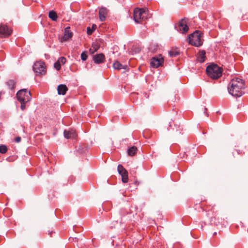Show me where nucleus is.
Segmentation results:
<instances>
[{"label": "nucleus", "mask_w": 248, "mask_h": 248, "mask_svg": "<svg viewBox=\"0 0 248 248\" xmlns=\"http://www.w3.org/2000/svg\"><path fill=\"white\" fill-rule=\"evenodd\" d=\"M245 82L241 78L235 77L230 82L228 89L230 94L236 97H240L244 93Z\"/></svg>", "instance_id": "1"}, {"label": "nucleus", "mask_w": 248, "mask_h": 248, "mask_svg": "<svg viewBox=\"0 0 248 248\" xmlns=\"http://www.w3.org/2000/svg\"><path fill=\"white\" fill-rule=\"evenodd\" d=\"M202 34L199 31H196L190 34L188 37L189 43L195 46H201L203 44Z\"/></svg>", "instance_id": "2"}, {"label": "nucleus", "mask_w": 248, "mask_h": 248, "mask_svg": "<svg viewBox=\"0 0 248 248\" xmlns=\"http://www.w3.org/2000/svg\"><path fill=\"white\" fill-rule=\"evenodd\" d=\"M207 75L212 79H217L222 75L221 68L217 64H213L206 68Z\"/></svg>", "instance_id": "3"}, {"label": "nucleus", "mask_w": 248, "mask_h": 248, "mask_svg": "<svg viewBox=\"0 0 248 248\" xmlns=\"http://www.w3.org/2000/svg\"><path fill=\"white\" fill-rule=\"evenodd\" d=\"M147 8H135L134 11L133 17L137 23H141L146 19L148 16Z\"/></svg>", "instance_id": "4"}, {"label": "nucleus", "mask_w": 248, "mask_h": 248, "mask_svg": "<svg viewBox=\"0 0 248 248\" xmlns=\"http://www.w3.org/2000/svg\"><path fill=\"white\" fill-rule=\"evenodd\" d=\"M16 97L19 102H28L31 99L30 92L27 89H22L16 93Z\"/></svg>", "instance_id": "5"}, {"label": "nucleus", "mask_w": 248, "mask_h": 248, "mask_svg": "<svg viewBox=\"0 0 248 248\" xmlns=\"http://www.w3.org/2000/svg\"><path fill=\"white\" fill-rule=\"evenodd\" d=\"M33 70L38 75H45L46 73L45 63L42 61H37L33 65Z\"/></svg>", "instance_id": "6"}, {"label": "nucleus", "mask_w": 248, "mask_h": 248, "mask_svg": "<svg viewBox=\"0 0 248 248\" xmlns=\"http://www.w3.org/2000/svg\"><path fill=\"white\" fill-rule=\"evenodd\" d=\"M188 19H182L175 25L176 29L181 33H185L187 32L189 28L187 25Z\"/></svg>", "instance_id": "7"}, {"label": "nucleus", "mask_w": 248, "mask_h": 248, "mask_svg": "<svg viewBox=\"0 0 248 248\" xmlns=\"http://www.w3.org/2000/svg\"><path fill=\"white\" fill-rule=\"evenodd\" d=\"M164 62V59L161 55L152 58L150 64L152 67L157 68L161 66Z\"/></svg>", "instance_id": "8"}, {"label": "nucleus", "mask_w": 248, "mask_h": 248, "mask_svg": "<svg viewBox=\"0 0 248 248\" xmlns=\"http://www.w3.org/2000/svg\"><path fill=\"white\" fill-rule=\"evenodd\" d=\"M118 171L121 175L122 180L123 183H126L128 181V172L122 165L118 166Z\"/></svg>", "instance_id": "9"}, {"label": "nucleus", "mask_w": 248, "mask_h": 248, "mask_svg": "<svg viewBox=\"0 0 248 248\" xmlns=\"http://www.w3.org/2000/svg\"><path fill=\"white\" fill-rule=\"evenodd\" d=\"M12 30L8 28L7 25L0 24V37L5 38L11 35Z\"/></svg>", "instance_id": "10"}, {"label": "nucleus", "mask_w": 248, "mask_h": 248, "mask_svg": "<svg viewBox=\"0 0 248 248\" xmlns=\"http://www.w3.org/2000/svg\"><path fill=\"white\" fill-rule=\"evenodd\" d=\"M64 136L66 139H76L77 134L75 130L71 129L69 130H64Z\"/></svg>", "instance_id": "11"}, {"label": "nucleus", "mask_w": 248, "mask_h": 248, "mask_svg": "<svg viewBox=\"0 0 248 248\" xmlns=\"http://www.w3.org/2000/svg\"><path fill=\"white\" fill-rule=\"evenodd\" d=\"M66 62V58L64 57H61L59 58L58 61L55 62L54 66L57 70L59 71L61 69V64L63 65Z\"/></svg>", "instance_id": "12"}, {"label": "nucleus", "mask_w": 248, "mask_h": 248, "mask_svg": "<svg viewBox=\"0 0 248 248\" xmlns=\"http://www.w3.org/2000/svg\"><path fill=\"white\" fill-rule=\"evenodd\" d=\"M73 36V33L70 30V27H67L64 30V35L62 38V41H66Z\"/></svg>", "instance_id": "13"}, {"label": "nucleus", "mask_w": 248, "mask_h": 248, "mask_svg": "<svg viewBox=\"0 0 248 248\" xmlns=\"http://www.w3.org/2000/svg\"><path fill=\"white\" fill-rule=\"evenodd\" d=\"M108 14V10L105 8H102L99 10V15L101 21H103L106 20V16Z\"/></svg>", "instance_id": "14"}, {"label": "nucleus", "mask_w": 248, "mask_h": 248, "mask_svg": "<svg viewBox=\"0 0 248 248\" xmlns=\"http://www.w3.org/2000/svg\"><path fill=\"white\" fill-rule=\"evenodd\" d=\"M58 93L60 95H65L68 91V88L64 84H61L57 88Z\"/></svg>", "instance_id": "15"}, {"label": "nucleus", "mask_w": 248, "mask_h": 248, "mask_svg": "<svg viewBox=\"0 0 248 248\" xmlns=\"http://www.w3.org/2000/svg\"><path fill=\"white\" fill-rule=\"evenodd\" d=\"M93 61L96 63H101L104 62L105 56L103 54H99L93 57Z\"/></svg>", "instance_id": "16"}, {"label": "nucleus", "mask_w": 248, "mask_h": 248, "mask_svg": "<svg viewBox=\"0 0 248 248\" xmlns=\"http://www.w3.org/2000/svg\"><path fill=\"white\" fill-rule=\"evenodd\" d=\"M205 59V52L204 50L199 51L197 56V61L200 62H203Z\"/></svg>", "instance_id": "17"}, {"label": "nucleus", "mask_w": 248, "mask_h": 248, "mask_svg": "<svg viewBox=\"0 0 248 248\" xmlns=\"http://www.w3.org/2000/svg\"><path fill=\"white\" fill-rule=\"evenodd\" d=\"M115 69L120 70L122 69H125L127 67L126 65H123L119 62L115 61L113 65Z\"/></svg>", "instance_id": "18"}, {"label": "nucleus", "mask_w": 248, "mask_h": 248, "mask_svg": "<svg viewBox=\"0 0 248 248\" xmlns=\"http://www.w3.org/2000/svg\"><path fill=\"white\" fill-rule=\"evenodd\" d=\"M48 17L53 21H57L58 16L56 12L54 11H50L48 13Z\"/></svg>", "instance_id": "19"}, {"label": "nucleus", "mask_w": 248, "mask_h": 248, "mask_svg": "<svg viewBox=\"0 0 248 248\" xmlns=\"http://www.w3.org/2000/svg\"><path fill=\"white\" fill-rule=\"evenodd\" d=\"M137 152V148L135 146H132L128 150V154L130 156L134 155Z\"/></svg>", "instance_id": "20"}, {"label": "nucleus", "mask_w": 248, "mask_h": 248, "mask_svg": "<svg viewBox=\"0 0 248 248\" xmlns=\"http://www.w3.org/2000/svg\"><path fill=\"white\" fill-rule=\"evenodd\" d=\"M99 45L97 43H93L90 49L91 53H93L99 48Z\"/></svg>", "instance_id": "21"}, {"label": "nucleus", "mask_w": 248, "mask_h": 248, "mask_svg": "<svg viewBox=\"0 0 248 248\" xmlns=\"http://www.w3.org/2000/svg\"><path fill=\"white\" fill-rule=\"evenodd\" d=\"M6 85L8 86V88L10 90H13L15 88V82L13 80H9L6 82Z\"/></svg>", "instance_id": "22"}, {"label": "nucleus", "mask_w": 248, "mask_h": 248, "mask_svg": "<svg viewBox=\"0 0 248 248\" xmlns=\"http://www.w3.org/2000/svg\"><path fill=\"white\" fill-rule=\"evenodd\" d=\"M169 53L170 57H173L178 56L180 52L178 49H175L170 50Z\"/></svg>", "instance_id": "23"}, {"label": "nucleus", "mask_w": 248, "mask_h": 248, "mask_svg": "<svg viewBox=\"0 0 248 248\" xmlns=\"http://www.w3.org/2000/svg\"><path fill=\"white\" fill-rule=\"evenodd\" d=\"M96 26L95 24H93L92 26V28L91 29L90 27L87 28V34L88 35H91L93 31L96 29Z\"/></svg>", "instance_id": "24"}, {"label": "nucleus", "mask_w": 248, "mask_h": 248, "mask_svg": "<svg viewBox=\"0 0 248 248\" xmlns=\"http://www.w3.org/2000/svg\"><path fill=\"white\" fill-rule=\"evenodd\" d=\"M7 151V147L4 145H0V153L2 154L5 153Z\"/></svg>", "instance_id": "25"}, {"label": "nucleus", "mask_w": 248, "mask_h": 248, "mask_svg": "<svg viewBox=\"0 0 248 248\" xmlns=\"http://www.w3.org/2000/svg\"><path fill=\"white\" fill-rule=\"evenodd\" d=\"M88 55L87 52L84 51L81 54V58L82 61H85L87 59Z\"/></svg>", "instance_id": "26"}, {"label": "nucleus", "mask_w": 248, "mask_h": 248, "mask_svg": "<svg viewBox=\"0 0 248 248\" xmlns=\"http://www.w3.org/2000/svg\"><path fill=\"white\" fill-rule=\"evenodd\" d=\"M20 102L21 103V107H20L21 109L22 110H24L25 108H26V105L25 104H26V103L27 102Z\"/></svg>", "instance_id": "27"}, {"label": "nucleus", "mask_w": 248, "mask_h": 248, "mask_svg": "<svg viewBox=\"0 0 248 248\" xmlns=\"http://www.w3.org/2000/svg\"><path fill=\"white\" fill-rule=\"evenodd\" d=\"M15 141L16 142H19L21 141V138L20 137H17L15 139Z\"/></svg>", "instance_id": "28"}, {"label": "nucleus", "mask_w": 248, "mask_h": 248, "mask_svg": "<svg viewBox=\"0 0 248 248\" xmlns=\"http://www.w3.org/2000/svg\"><path fill=\"white\" fill-rule=\"evenodd\" d=\"M41 24L42 25L43 27L46 26L45 21H43L42 20L41 21Z\"/></svg>", "instance_id": "29"}, {"label": "nucleus", "mask_w": 248, "mask_h": 248, "mask_svg": "<svg viewBox=\"0 0 248 248\" xmlns=\"http://www.w3.org/2000/svg\"><path fill=\"white\" fill-rule=\"evenodd\" d=\"M53 233H55V232H54L53 231H51V232H49V234H50L51 236H52V234Z\"/></svg>", "instance_id": "30"}, {"label": "nucleus", "mask_w": 248, "mask_h": 248, "mask_svg": "<svg viewBox=\"0 0 248 248\" xmlns=\"http://www.w3.org/2000/svg\"><path fill=\"white\" fill-rule=\"evenodd\" d=\"M210 209H207V208H206V209H205L204 210H208V211H209Z\"/></svg>", "instance_id": "31"}]
</instances>
